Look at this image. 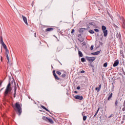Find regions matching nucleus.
Wrapping results in <instances>:
<instances>
[{
  "instance_id": "nucleus-1",
  "label": "nucleus",
  "mask_w": 125,
  "mask_h": 125,
  "mask_svg": "<svg viewBox=\"0 0 125 125\" xmlns=\"http://www.w3.org/2000/svg\"><path fill=\"white\" fill-rule=\"evenodd\" d=\"M11 90H12L11 84H10V83H9L4 92V96H8V94H10V92H11Z\"/></svg>"
},
{
  "instance_id": "nucleus-2",
  "label": "nucleus",
  "mask_w": 125,
  "mask_h": 125,
  "mask_svg": "<svg viewBox=\"0 0 125 125\" xmlns=\"http://www.w3.org/2000/svg\"><path fill=\"white\" fill-rule=\"evenodd\" d=\"M13 107L15 111H16V109H17L18 115H19V116H20L21 114H22V107L20 106V104H19V103H16L15 106Z\"/></svg>"
},
{
  "instance_id": "nucleus-3",
  "label": "nucleus",
  "mask_w": 125,
  "mask_h": 125,
  "mask_svg": "<svg viewBox=\"0 0 125 125\" xmlns=\"http://www.w3.org/2000/svg\"><path fill=\"white\" fill-rule=\"evenodd\" d=\"M106 26L103 25L102 26V29L103 31L104 37H106L108 35V30H106Z\"/></svg>"
},
{
  "instance_id": "nucleus-4",
  "label": "nucleus",
  "mask_w": 125,
  "mask_h": 125,
  "mask_svg": "<svg viewBox=\"0 0 125 125\" xmlns=\"http://www.w3.org/2000/svg\"><path fill=\"white\" fill-rule=\"evenodd\" d=\"M42 119L44 121H46V122H49V123H50V124H53L54 123L53 122V120H52V119H51L50 118H48L45 116H43Z\"/></svg>"
},
{
  "instance_id": "nucleus-5",
  "label": "nucleus",
  "mask_w": 125,
  "mask_h": 125,
  "mask_svg": "<svg viewBox=\"0 0 125 125\" xmlns=\"http://www.w3.org/2000/svg\"><path fill=\"white\" fill-rule=\"evenodd\" d=\"M0 43L2 45V46H3V48L4 49L7 48V47L6 46V45H5V44L4 43V42H3V39H2V36H1L0 37Z\"/></svg>"
},
{
  "instance_id": "nucleus-6",
  "label": "nucleus",
  "mask_w": 125,
  "mask_h": 125,
  "mask_svg": "<svg viewBox=\"0 0 125 125\" xmlns=\"http://www.w3.org/2000/svg\"><path fill=\"white\" fill-rule=\"evenodd\" d=\"M86 59L88 60V61H89V62H93V61L95 60V58L94 57H87Z\"/></svg>"
},
{
  "instance_id": "nucleus-7",
  "label": "nucleus",
  "mask_w": 125,
  "mask_h": 125,
  "mask_svg": "<svg viewBox=\"0 0 125 125\" xmlns=\"http://www.w3.org/2000/svg\"><path fill=\"white\" fill-rule=\"evenodd\" d=\"M74 98H75V99H79V100H83V96L80 95L75 96Z\"/></svg>"
},
{
  "instance_id": "nucleus-8",
  "label": "nucleus",
  "mask_w": 125,
  "mask_h": 125,
  "mask_svg": "<svg viewBox=\"0 0 125 125\" xmlns=\"http://www.w3.org/2000/svg\"><path fill=\"white\" fill-rule=\"evenodd\" d=\"M22 17L25 24H26L27 26H28L29 24H28V21H27V18H26V17L24 16L23 15H22Z\"/></svg>"
},
{
  "instance_id": "nucleus-9",
  "label": "nucleus",
  "mask_w": 125,
  "mask_h": 125,
  "mask_svg": "<svg viewBox=\"0 0 125 125\" xmlns=\"http://www.w3.org/2000/svg\"><path fill=\"white\" fill-rule=\"evenodd\" d=\"M119 60H116L114 62V64L113 65V67H117V66H118L119 65Z\"/></svg>"
},
{
  "instance_id": "nucleus-10",
  "label": "nucleus",
  "mask_w": 125,
  "mask_h": 125,
  "mask_svg": "<svg viewBox=\"0 0 125 125\" xmlns=\"http://www.w3.org/2000/svg\"><path fill=\"white\" fill-rule=\"evenodd\" d=\"M102 86V84H100L98 87L95 88V90H96L97 92H99V91H100V90L101 89Z\"/></svg>"
},
{
  "instance_id": "nucleus-11",
  "label": "nucleus",
  "mask_w": 125,
  "mask_h": 125,
  "mask_svg": "<svg viewBox=\"0 0 125 125\" xmlns=\"http://www.w3.org/2000/svg\"><path fill=\"white\" fill-rule=\"evenodd\" d=\"M100 53V51H98L96 52L92 53L91 55H98Z\"/></svg>"
},
{
  "instance_id": "nucleus-12",
  "label": "nucleus",
  "mask_w": 125,
  "mask_h": 125,
  "mask_svg": "<svg viewBox=\"0 0 125 125\" xmlns=\"http://www.w3.org/2000/svg\"><path fill=\"white\" fill-rule=\"evenodd\" d=\"M46 32H51V31H53V28H48L45 29Z\"/></svg>"
},
{
  "instance_id": "nucleus-13",
  "label": "nucleus",
  "mask_w": 125,
  "mask_h": 125,
  "mask_svg": "<svg viewBox=\"0 0 125 125\" xmlns=\"http://www.w3.org/2000/svg\"><path fill=\"white\" fill-rule=\"evenodd\" d=\"M78 54H79V57H83V53L82 52V51H78Z\"/></svg>"
},
{
  "instance_id": "nucleus-14",
  "label": "nucleus",
  "mask_w": 125,
  "mask_h": 125,
  "mask_svg": "<svg viewBox=\"0 0 125 125\" xmlns=\"http://www.w3.org/2000/svg\"><path fill=\"white\" fill-rule=\"evenodd\" d=\"M41 107H42V109H44V110H45L47 112H50L49 110H48L47 108H46L45 107H44V106L42 105Z\"/></svg>"
},
{
  "instance_id": "nucleus-15",
  "label": "nucleus",
  "mask_w": 125,
  "mask_h": 125,
  "mask_svg": "<svg viewBox=\"0 0 125 125\" xmlns=\"http://www.w3.org/2000/svg\"><path fill=\"white\" fill-rule=\"evenodd\" d=\"M112 96H113V93H111L110 94V95L108 96V97L107 98V100H108V101L110 100L111 99V98H112Z\"/></svg>"
},
{
  "instance_id": "nucleus-16",
  "label": "nucleus",
  "mask_w": 125,
  "mask_h": 125,
  "mask_svg": "<svg viewBox=\"0 0 125 125\" xmlns=\"http://www.w3.org/2000/svg\"><path fill=\"white\" fill-rule=\"evenodd\" d=\"M54 77L56 80H59V78H58V76H57V75H56V74H54Z\"/></svg>"
},
{
  "instance_id": "nucleus-17",
  "label": "nucleus",
  "mask_w": 125,
  "mask_h": 125,
  "mask_svg": "<svg viewBox=\"0 0 125 125\" xmlns=\"http://www.w3.org/2000/svg\"><path fill=\"white\" fill-rule=\"evenodd\" d=\"M15 86H14V92H16V90L17 89V87L16 86V84H15Z\"/></svg>"
},
{
  "instance_id": "nucleus-18",
  "label": "nucleus",
  "mask_w": 125,
  "mask_h": 125,
  "mask_svg": "<svg viewBox=\"0 0 125 125\" xmlns=\"http://www.w3.org/2000/svg\"><path fill=\"white\" fill-rule=\"evenodd\" d=\"M116 38H118V39H120V38H121V34L120 33H117L116 35Z\"/></svg>"
},
{
  "instance_id": "nucleus-19",
  "label": "nucleus",
  "mask_w": 125,
  "mask_h": 125,
  "mask_svg": "<svg viewBox=\"0 0 125 125\" xmlns=\"http://www.w3.org/2000/svg\"><path fill=\"white\" fill-rule=\"evenodd\" d=\"M78 41H79V42H83L84 41V39H83V38H81L80 39H78Z\"/></svg>"
},
{
  "instance_id": "nucleus-20",
  "label": "nucleus",
  "mask_w": 125,
  "mask_h": 125,
  "mask_svg": "<svg viewBox=\"0 0 125 125\" xmlns=\"http://www.w3.org/2000/svg\"><path fill=\"white\" fill-rule=\"evenodd\" d=\"M9 55V53H5V56L7 59H8L9 58V57L8 56Z\"/></svg>"
},
{
  "instance_id": "nucleus-21",
  "label": "nucleus",
  "mask_w": 125,
  "mask_h": 125,
  "mask_svg": "<svg viewBox=\"0 0 125 125\" xmlns=\"http://www.w3.org/2000/svg\"><path fill=\"white\" fill-rule=\"evenodd\" d=\"M87 118V117H86V116H83V121H86Z\"/></svg>"
},
{
  "instance_id": "nucleus-22",
  "label": "nucleus",
  "mask_w": 125,
  "mask_h": 125,
  "mask_svg": "<svg viewBox=\"0 0 125 125\" xmlns=\"http://www.w3.org/2000/svg\"><path fill=\"white\" fill-rule=\"evenodd\" d=\"M89 33H90V34H94V31L92 30H90Z\"/></svg>"
},
{
  "instance_id": "nucleus-23",
  "label": "nucleus",
  "mask_w": 125,
  "mask_h": 125,
  "mask_svg": "<svg viewBox=\"0 0 125 125\" xmlns=\"http://www.w3.org/2000/svg\"><path fill=\"white\" fill-rule=\"evenodd\" d=\"M82 62H85V59L84 58H82L81 59Z\"/></svg>"
},
{
  "instance_id": "nucleus-24",
  "label": "nucleus",
  "mask_w": 125,
  "mask_h": 125,
  "mask_svg": "<svg viewBox=\"0 0 125 125\" xmlns=\"http://www.w3.org/2000/svg\"><path fill=\"white\" fill-rule=\"evenodd\" d=\"M5 49V53H9V51L8 50V49L6 48Z\"/></svg>"
},
{
  "instance_id": "nucleus-25",
  "label": "nucleus",
  "mask_w": 125,
  "mask_h": 125,
  "mask_svg": "<svg viewBox=\"0 0 125 125\" xmlns=\"http://www.w3.org/2000/svg\"><path fill=\"white\" fill-rule=\"evenodd\" d=\"M107 62H105V63L104 64V67H107Z\"/></svg>"
},
{
  "instance_id": "nucleus-26",
  "label": "nucleus",
  "mask_w": 125,
  "mask_h": 125,
  "mask_svg": "<svg viewBox=\"0 0 125 125\" xmlns=\"http://www.w3.org/2000/svg\"><path fill=\"white\" fill-rule=\"evenodd\" d=\"M122 72L123 73V74L125 75V70H124V68H122Z\"/></svg>"
},
{
  "instance_id": "nucleus-27",
  "label": "nucleus",
  "mask_w": 125,
  "mask_h": 125,
  "mask_svg": "<svg viewBox=\"0 0 125 125\" xmlns=\"http://www.w3.org/2000/svg\"><path fill=\"white\" fill-rule=\"evenodd\" d=\"M57 74H58V75H61V72L59 71H57Z\"/></svg>"
},
{
  "instance_id": "nucleus-28",
  "label": "nucleus",
  "mask_w": 125,
  "mask_h": 125,
  "mask_svg": "<svg viewBox=\"0 0 125 125\" xmlns=\"http://www.w3.org/2000/svg\"><path fill=\"white\" fill-rule=\"evenodd\" d=\"M66 77V74H62V78H65Z\"/></svg>"
},
{
  "instance_id": "nucleus-29",
  "label": "nucleus",
  "mask_w": 125,
  "mask_h": 125,
  "mask_svg": "<svg viewBox=\"0 0 125 125\" xmlns=\"http://www.w3.org/2000/svg\"><path fill=\"white\" fill-rule=\"evenodd\" d=\"M115 106H118V100H116L115 101Z\"/></svg>"
},
{
  "instance_id": "nucleus-30",
  "label": "nucleus",
  "mask_w": 125,
  "mask_h": 125,
  "mask_svg": "<svg viewBox=\"0 0 125 125\" xmlns=\"http://www.w3.org/2000/svg\"><path fill=\"white\" fill-rule=\"evenodd\" d=\"M14 98H15V97H16V92H14Z\"/></svg>"
},
{
  "instance_id": "nucleus-31",
  "label": "nucleus",
  "mask_w": 125,
  "mask_h": 125,
  "mask_svg": "<svg viewBox=\"0 0 125 125\" xmlns=\"http://www.w3.org/2000/svg\"><path fill=\"white\" fill-rule=\"evenodd\" d=\"M93 47H94V46H93V45H91V47H90L91 50H93Z\"/></svg>"
},
{
  "instance_id": "nucleus-32",
  "label": "nucleus",
  "mask_w": 125,
  "mask_h": 125,
  "mask_svg": "<svg viewBox=\"0 0 125 125\" xmlns=\"http://www.w3.org/2000/svg\"><path fill=\"white\" fill-rule=\"evenodd\" d=\"M94 31H95L97 32H99V30L98 29H94Z\"/></svg>"
},
{
  "instance_id": "nucleus-33",
  "label": "nucleus",
  "mask_w": 125,
  "mask_h": 125,
  "mask_svg": "<svg viewBox=\"0 0 125 125\" xmlns=\"http://www.w3.org/2000/svg\"><path fill=\"white\" fill-rule=\"evenodd\" d=\"M74 32H75V29H72L71 31V34H74Z\"/></svg>"
},
{
  "instance_id": "nucleus-34",
  "label": "nucleus",
  "mask_w": 125,
  "mask_h": 125,
  "mask_svg": "<svg viewBox=\"0 0 125 125\" xmlns=\"http://www.w3.org/2000/svg\"><path fill=\"white\" fill-rule=\"evenodd\" d=\"M122 111H123V112H125V106H124V107H123V109H122Z\"/></svg>"
},
{
  "instance_id": "nucleus-35",
  "label": "nucleus",
  "mask_w": 125,
  "mask_h": 125,
  "mask_svg": "<svg viewBox=\"0 0 125 125\" xmlns=\"http://www.w3.org/2000/svg\"><path fill=\"white\" fill-rule=\"evenodd\" d=\"M97 113L96 112V113L95 114V115H94V118H95V117H96V116L97 115Z\"/></svg>"
},
{
  "instance_id": "nucleus-36",
  "label": "nucleus",
  "mask_w": 125,
  "mask_h": 125,
  "mask_svg": "<svg viewBox=\"0 0 125 125\" xmlns=\"http://www.w3.org/2000/svg\"><path fill=\"white\" fill-rule=\"evenodd\" d=\"M77 89H78V90L81 89V87H80V86H78V87H77Z\"/></svg>"
},
{
  "instance_id": "nucleus-37",
  "label": "nucleus",
  "mask_w": 125,
  "mask_h": 125,
  "mask_svg": "<svg viewBox=\"0 0 125 125\" xmlns=\"http://www.w3.org/2000/svg\"><path fill=\"white\" fill-rule=\"evenodd\" d=\"M7 61H8V62H7L8 64H9L10 63V61H9V58L8 59H7Z\"/></svg>"
},
{
  "instance_id": "nucleus-38",
  "label": "nucleus",
  "mask_w": 125,
  "mask_h": 125,
  "mask_svg": "<svg viewBox=\"0 0 125 125\" xmlns=\"http://www.w3.org/2000/svg\"><path fill=\"white\" fill-rule=\"evenodd\" d=\"M82 116H84V115H85V114H84V112H82Z\"/></svg>"
},
{
  "instance_id": "nucleus-39",
  "label": "nucleus",
  "mask_w": 125,
  "mask_h": 125,
  "mask_svg": "<svg viewBox=\"0 0 125 125\" xmlns=\"http://www.w3.org/2000/svg\"><path fill=\"white\" fill-rule=\"evenodd\" d=\"M56 75V74L55 73V70H53V75Z\"/></svg>"
},
{
  "instance_id": "nucleus-40",
  "label": "nucleus",
  "mask_w": 125,
  "mask_h": 125,
  "mask_svg": "<svg viewBox=\"0 0 125 125\" xmlns=\"http://www.w3.org/2000/svg\"><path fill=\"white\" fill-rule=\"evenodd\" d=\"M123 107H125V101L124 102Z\"/></svg>"
},
{
  "instance_id": "nucleus-41",
  "label": "nucleus",
  "mask_w": 125,
  "mask_h": 125,
  "mask_svg": "<svg viewBox=\"0 0 125 125\" xmlns=\"http://www.w3.org/2000/svg\"><path fill=\"white\" fill-rule=\"evenodd\" d=\"M99 109H100V108H99L98 109V110H97V112H96V113H98V112H99Z\"/></svg>"
},
{
  "instance_id": "nucleus-42",
  "label": "nucleus",
  "mask_w": 125,
  "mask_h": 125,
  "mask_svg": "<svg viewBox=\"0 0 125 125\" xmlns=\"http://www.w3.org/2000/svg\"><path fill=\"white\" fill-rule=\"evenodd\" d=\"M0 61L1 62H2V57L1 56V58H0Z\"/></svg>"
},
{
  "instance_id": "nucleus-43",
  "label": "nucleus",
  "mask_w": 125,
  "mask_h": 125,
  "mask_svg": "<svg viewBox=\"0 0 125 125\" xmlns=\"http://www.w3.org/2000/svg\"><path fill=\"white\" fill-rule=\"evenodd\" d=\"M81 73H82V74L84 73V70H82L81 71Z\"/></svg>"
},
{
  "instance_id": "nucleus-44",
  "label": "nucleus",
  "mask_w": 125,
  "mask_h": 125,
  "mask_svg": "<svg viewBox=\"0 0 125 125\" xmlns=\"http://www.w3.org/2000/svg\"><path fill=\"white\" fill-rule=\"evenodd\" d=\"M82 44H83V45H84V44H85V42H83V43H82Z\"/></svg>"
},
{
  "instance_id": "nucleus-45",
  "label": "nucleus",
  "mask_w": 125,
  "mask_h": 125,
  "mask_svg": "<svg viewBox=\"0 0 125 125\" xmlns=\"http://www.w3.org/2000/svg\"><path fill=\"white\" fill-rule=\"evenodd\" d=\"M2 89H3V88H2L0 90V92L1 91V90H2Z\"/></svg>"
},
{
  "instance_id": "nucleus-46",
  "label": "nucleus",
  "mask_w": 125,
  "mask_h": 125,
  "mask_svg": "<svg viewBox=\"0 0 125 125\" xmlns=\"http://www.w3.org/2000/svg\"><path fill=\"white\" fill-rule=\"evenodd\" d=\"M122 52H123V51L120 50V53L122 54Z\"/></svg>"
},
{
  "instance_id": "nucleus-47",
  "label": "nucleus",
  "mask_w": 125,
  "mask_h": 125,
  "mask_svg": "<svg viewBox=\"0 0 125 125\" xmlns=\"http://www.w3.org/2000/svg\"><path fill=\"white\" fill-rule=\"evenodd\" d=\"M74 92L75 93H78V92L77 91H75Z\"/></svg>"
},
{
  "instance_id": "nucleus-48",
  "label": "nucleus",
  "mask_w": 125,
  "mask_h": 125,
  "mask_svg": "<svg viewBox=\"0 0 125 125\" xmlns=\"http://www.w3.org/2000/svg\"><path fill=\"white\" fill-rule=\"evenodd\" d=\"M1 51H2V48H1Z\"/></svg>"
},
{
  "instance_id": "nucleus-49",
  "label": "nucleus",
  "mask_w": 125,
  "mask_h": 125,
  "mask_svg": "<svg viewBox=\"0 0 125 125\" xmlns=\"http://www.w3.org/2000/svg\"><path fill=\"white\" fill-rule=\"evenodd\" d=\"M52 68H53V66H52Z\"/></svg>"
},
{
  "instance_id": "nucleus-50",
  "label": "nucleus",
  "mask_w": 125,
  "mask_h": 125,
  "mask_svg": "<svg viewBox=\"0 0 125 125\" xmlns=\"http://www.w3.org/2000/svg\"><path fill=\"white\" fill-rule=\"evenodd\" d=\"M35 37H36V33H35Z\"/></svg>"
}]
</instances>
